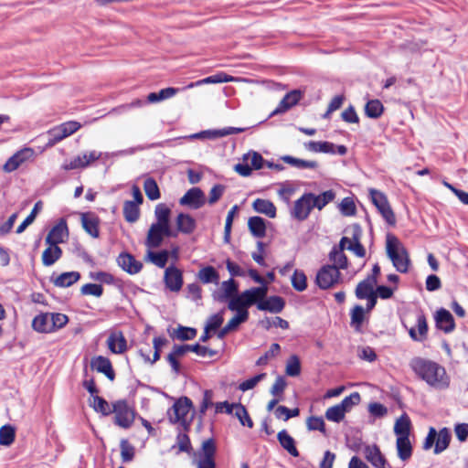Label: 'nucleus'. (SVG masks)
Returning a JSON list of instances; mask_svg holds the SVG:
<instances>
[{"instance_id":"nucleus-1","label":"nucleus","mask_w":468,"mask_h":468,"mask_svg":"<svg viewBox=\"0 0 468 468\" xmlns=\"http://www.w3.org/2000/svg\"><path fill=\"white\" fill-rule=\"evenodd\" d=\"M410 367L420 379L435 390H444L450 387L451 378L445 367L435 361L414 357L410 362Z\"/></svg>"},{"instance_id":"nucleus-2","label":"nucleus","mask_w":468,"mask_h":468,"mask_svg":"<svg viewBox=\"0 0 468 468\" xmlns=\"http://www.w3.org/2000/svg\"><path fill=\"white\" fill-rule=\"evenodd\" d=\"M386 252L398 271L408 272L410 265L409 253L402 242L392 234L386 237Z\"/></svg>"},{"instance_id":"nucleus-3","label":"nucleus","mask_w":468,"mask_h":468,"mask_svg":"<svg viewBox=\"0 0 468 468\" xmlns=\"http://www.w3.org/2000/svg\"><path fill=\"white\" fill-rule=\"evenodd\" d=\"M268 286L253 287L229 299L228 308L237 314L248 312L247 308L267 295Z\"/></svg>"},{"instance_id":"nucleus-4","label":"nucleus","mask_w":468,"mask_h":468,"mask_svg":"<svg viewBox=\"0 0 468 468\" xmlns=\"http://www.w3.org/2000/svg\"><path fill=\"white\" fill-rule=\"evenodd\" d=\"M112 413H114V423L122 429H129L134 422L135 411L125 400L113 402Z\"/></svg>"},{"instance_id":"nucleus-5","label":"nucleus","mask_w":468,"mask_h":468,"mask_svg":"<svg viewBox=\"0 0 468 468\" xmlns=\"http://www.w3.org/2000/svg\"><path fill=\"white\" fill-rule=\"evenodd\" d=\"M340 271H338L335 267L326 264L318 270L315 277V283L320 289L326 290L334 287L340 282Z\"/></svg>"},{"instance_id":"nucleus-6","label":"nucleus","mask_w":468,"mask_h":468,"mask_svg":"<svg viewBox=\"0 0 468 468\" xmlns=\"http://www.w3.org/2000/svg\"><path fill=\"white\" fill-rule=\"evenodd\" d=\"M165 237H176V232L173 231L171 228L152 224L144 244L147 249H156L162 245Z\"/></svg>"},{"instance_id":"nucleus-7","label":"nucleus","mask_w":468,"mask_h":468,"mask_svg":"<svg viewBox=\"0 0 468 468\" xmlns=\"http://www.w3.org/2000/svg\"><path fill=\"white\" fill-rule=\"evenodd\" d=\"M81 127L80 123L75 121L66 122L48 131L49 140L48 145L53 146L66 137L73 134Z\"/></svg>"},{"instance_id":"nucleus-8","label":"nucleus","mask_w":468,"mask_h":468,"mask_svg":"<svg viewBox=\"0 0 468 468\" xmlns=\"http://www.w3.org/2000/svg\"><path fill=\"white\" fill-rule=\"evenodd\" d=\"M370 197L379 213L385 220L393 225L396 222L395 215L388 204L387 197L380 191L371 188L369 190Z\"/></svg>"},{"instance_id":"nucleus-9","label":"nucleus","mask_w":468,"mask_h":468,"mask_svg":"<svg viewBox=\"0 0 468 468\" xmlns=\"http://www.w3.org/2000/svg\"><path fill=\"white\" fill-rule=\"evenodd\" d=\"M191 409L192 401L188 398L179 399L168 412L170 420L186 424Z\"/></svg>"},{"instance_id":"nucleus-10","label":"nucleus","mask_w":468,"mask_h":468,"mask_svg":"<svg viewBox=\"0 0 468 468\" xmlns=\"http://www.w3.org/2000/svg\"><path fill=\"white\" fill-rule=\"evenodd\" d=\"M311 193L303 194L294 202L293 207L291 210V216L299 221L305 220L313 209Z\"/></svg>"},{"instance_id":"nucleus-11","label":"nucleus","mask_w":468,"mask_h":468,"mask_svg":"<svg viewBox=\"0 0 468 468\" xmlns=\"http://www.w3.org/2000/svg\"><path fill=\"white\" fill-rule=\"evenodd\" d=\"M347 241H349V239L343 237L339 242V246L334 247L328 256L329 261L332 262L330 265L335 267L338 271H340V270H346L348 267V261L344 253Z\"/></svg>"},{"instance_id":"nucleus-12","label":"nucleus","mask_w":468,"mask_h":468,"mask_svg":"<svg viewBox=\"0 0 468 468\" xmlns=\"http://www.w3.org/2000/svg\"><path fill=\"white\" fill-rule=\"evenodd\" d=\"M249 80L243 78L233 77L228 75L225 72H218L215 75L208 76L205 79L197 80L196 82H191L186 87L182 88L183 90L192 89L195 87H198L204 84H217V83H224V82H248Z\"/></svg>"},{"instance_id":"nucleus-13","label":"nucleus","mask_w":468,"mask_h":468,"mask_svg":"<svg viewBox=\"0 0 468 468\" xmlns=\"http://www.w3.org/2000/svg\"><path fill=\"white\" fill-rule=\"evenodd\" d=\"M34 150L29 147H25L16 154H14L3 165V170L6 173H11L16 170L27 161L30 160L34 156Z\"/></svg>"},{"instance_id":"nucleus-14","label":"nucleus","mask_w":468,"mask_h":468,"mask_svg":"<svg viewBox=\"0 0 468 468\" xmlns=\"http://www.w3.org/2000/svg\"><path fill=\"white\" fill-rule=\"evenodd\" d=\"M101 153L97 151H90L89 153H83L75 156L69 162H65L63 168L65 170H73L78 168H85L90 165L92 162L100 159Z\"/></svg>"},{"instance_id":"nucleus-15","label":"nucleus","mask_w":468,"mask_h":468,"mask_svg":"<svg viewBox=\"0 0 468 468\" xmlns=\"http://www.w3.org/2000/svg\"><path fill=\"white\" fill-rule=\"evenodd\" d=\"M365 458L376 468H393L386 460L376 444L366 445L363 449Z\"/></svg>"},{"instance_id":"nucleus-16","label":"nucleus","mask_w":468,"mask_h":468,"mask_svg":"<svg viewBox=\"0 0 468 468\" xmlns=\"http://www.w3.org/2000/svg\"><path fill=\"white\" fill-rule=\"evenodd\" d=\"M106 345L111 353L115 355H122L128 349L126 338L122 331H111Z\"/></svg>"},{"instance_id":"nucleus-17","label":"nucleus","mask_w":468,"mask_h":468,"mask_svg":"<svg viewBox=\"0 0 468 468\" xmlns=\"http://www.w3.org/2000/svg\"><path fill=\"white\" fill-rule=\"evenodd\" d=\"M69 238V229L64 218H60L58 222L50 229L46 237L45 242L58 245L65 242Z\"/></svg>"},{"instance_id":"nucleus-18","label":"nucleus","mask_w":468,"mask_h":468,"mask_svg":"<svg viewBox=\"0 0 468 468\" xmlns=\"http://www.w3.org/2000/svg\"><path fill=\"white\" fill-rule=\"evenodd\" d=\"M206 202L203 191L198 187L190 188L179 200L180 205L193 209L201 207Z\"/></svg>"},{"instance_id":"nucleus-19","label":"nucleus","mask_w":468,"mask_h":468,"mask_svg":"<svg viewBox=\"0 0 468 468\" xmlns=\"http://www.w3.org/2000/svg\"><path fill=\"white\" fill-rule=\"evenodd\" d=\"M165 283L172 292H178L183 285V276L180 270L174 266L166 268L165 271Z\"/></svg>"},{"instance_id":"nucleus-20","label":"nucleus","mask_w":468,"mask_h":468,"mask_svg":"<svg viewBox=\"0 0 468 468\" xmlns=\"http://www.w3.org/2000/svg\"><path fill=\"white\" fill-rule=\"evenodd\" d=\"M118 265L129 274H136L141 271L143 263L130 254L121 253L117 258Z\"/></svg>"},{"instance_id":"nucleus-21","label":"nucleus","mask_w":468,"mask_h":468,"mask_svg":"<svg viewBox=\"0 0 468 468\" xmlns=\"http://www.w3.org/2000/svg\"><path fill=\"white\" fill-rule=\"evenodd\" d=\"M257 308L261 311H268L273 314L281 313L284 307V301L280 296H271L257 301Z\"/></svg>"},{"instance_id":"nucleus-22","label":"nucleus","mask_w":468,"mask_h":468,"mask_svg":"<svg viewBox=\"0 0 468 468\" xmlns=\"http://www.w3.org/2000/svg\"><path fill=\"white\" fill-rule=\"evenodd\" d=\"M436 326L445 333H451L455 327L454 319L452 314L443 308H441L435 314Z\"/></svg>"},{"instance_id":"nucleus-23","label":"nucleus","mask_w":468,"mask_h":468,"mask_svg":"<svg viewBox=\"0 0 468 468\" xmlns=\"http://www.w3.org/2000/svg\"><path fill=\"white\" fill-rule=\"evenodd\" d=\"M301 98L302 92L298 90H293L288 92L280 101L278 107L272 112L271 115H276L287 112L292 106L297 104Z\"/></svg>"},{"instance_id":"nucleus-24","label":"nucleus","mask_w":468,"mask_h":468,"mask_svg":"<svg viewBox=\"0 0 468 468\" xmlns=\"http://www.w3.org/2000/svg\"><path fill=\"white\" fill-rule=\"evenodd\" d=\"M90 366L98 372L104 374L110 380H113L115 373L109 358L98 356L91 359Z\"/></svg>"},{"instance_id":"nucleus-25","label":"nucleus","mask_w":468,"mask_h":468,"mask_svg":"<svg viewBox=\"0 0 468 468\" xmlns=\"http://www.w3.org/2000/svg\"><path fill=\"white\" fill-rule=\"evenodd\" d=\"M81 224L85 231L92 238H98L100 235L99 225L100 218L94 213L87 212L81 214Z\"/></svg>"},{"instance_id":"nucleus-26","label":"nucleus","mask_w":468,"mask_h":468,"mask_svg":"<svg viewBox=\"0 0 468 468\" xmlns=\"http://www.w3.org/2000/svg\"><path fill=\"white\" fill-rule=\"evenodd\" d=\"M169 256L170 252L166 250L154 251V249H147L144 261L153 263L158 268H165Z\"/></svg>"},{"instance_id":"nucleus-27","label":"nucleus","mask_w":468,"mask_h":468,"mask_svg":"<svg viewBox=\"0 0 468 468\" xmlns=\"http://www.w3.org/2000/svg\"><path fill=\"white\" fill-rule=\"evenodd\" d=\"M48 247L44 250L41 260L44 266H51L62 256V250L55 244L46 243Z\"/></svg>"},{"instance_id":"nucleus-28","label":"nucleus","mask_w":468,"mask_h":468,"mask_svg":"<svg viewBox=\"0 0 468 468\" xmlns=\"http://www.w3.org/2000/svg\"><path fill=\"white\" fill-rule=\"evenodd\" d=\"M168 343V340L165 336H156L153 339L154 346V354L153 357H150L149 355L144 354L143 350H140V354L145 363H149L154 365L156 361L160 359V353L164 346H165Z\"/></svg>"},{"instance_id":"nucleus-29","label":"nucleus","mask_w":468,"mask_h":468,"mask_svg":"<svg viewBox=\"0 0 468 468\" xmlns=\"http://www.w3.org/2000/svg\"><path fill=\"white\" fill-rule=\"evenodd\" d=\"M177 231L184 234H191L197 227L196 220L189 214L179 213L176 219Z\"/></svg>"},{"instance_id":"nucleus-30","label":"nucleus","mask_w":468,"mask_h":468,"mask_svg":"<svg viewBox=\"0 0 468 468\" xmlns=\"http://www.w3.org/2000/svg\"><path fill=\"white\" fill-rule=\"evenodd\" d=\"M377 282L378 280H375L374 277H367L357 284L355 292L356 296L361 300L371 296V294L375 293L374 287L377 285Z\"/></svg>"},{"instance_id":"nucleus-31","label":"nucleus","mask_w":468,"mask_h":468,"mask_svg":"<svg viewBox=\"0 0 468 468\" xmlns=\"http://www.w3.org/2000/svg\"><path fill=\"white\" fill-rule=\"evenodd\" d=\"M32 327L38 333H52L53 327L50 322V314L45 313L37 315L32 321Z\"/></svg>"},{"instance_id":"nucleus-32","label":"nucleus","mask_w":468,"mask_h":468,"mask_svg":"<svg viewBox=\"0 0 468 468\" xmlns=\"http://www.w3.org/2000/svg\"><path fill=\"white\" fill-rule=\"evenodd\" d=\"M252 207L256 212L264 214L270 218H274L276 217V207L268 199H255L252 203Z\"/></svg>"},{"instance_id":"nucleus-33","label":"nucleus","mask_w":468,"mask_h":468,"mask_svg":"<svg viewBox=\"0 0 468 468\" xmlns=\"http://www.w3.org/2000/svg\"><path fill=\"white\" fill-rule=\"evenodd\" d=\"M277 439L281 446L286 450L293 457L299 456V452L295 447L294 439L287 432L286 430H282L278 432Z\"/></svg>"},{"instance_id":"nucleus-34","label":"nucleus","mask_w":468,"mask_h":468,"mask_svg":"<svg viewBox=\"0 0 468 468\" xmlns=\"http://www.w3.org/2000/svg\"><path fill=\"white\" fill-rule=\"evenodd\" d=\"M428 324L426 318L423 314H419L417 318V330L410 328L409 334L414 341L421 342L427 336Z\"/></svg>"},{"instance_id":"nucleus-35","label":"nucleus","mask_w":468,"mask_h":468,"mask_svg":"<svg viewBox=\"0 0 468 468\" xmlns=\"http://www.w3.org/2000/svg\"><path fill=\"white\" fill-rule=\"evenodd\" d=\"M411 422L407 414L401 415L395 422L394 433L397 438L410 437Z\"/></svg>"},{"instance_id":"nucleus-36","label":"nucleus","mask_w":468,"mask_h":468,"mask_svg":"<svg viewBox=\"0 0 468 468\" xmlns=\"http://www.w3.org/2000/svg\"><path fill=\"white\" fill-rule=\"evenodd\" d=\"M452 434L448 428H442L437 432L436 442L434 445V453L439 454L445 451L451 441Z\"/></svg>"},{"instance_id":"nucleus-37","label":"nucleus","mask_w":468,"mask_h":468,"mask_svg":"<svg viewBox=\"0 0 468 468\" xmlns=\"http://www.w3.org/2000/svg\"><path fill=\"white\" fill-rule=\"evenodd\" d=\"M80 278L78 271H67L59 274L53 280V283L57 287L66 288L77 282Z\"/></svg>"},{"instance_id":"nucleus-38","label":"nucleus","mask_w":468,"mask_h":468,"mask_svg":"<svg viewBox=\"0 0 468 468\" xmlns=\"http://www.w3.org/2000/svg\"><path fill=\"white\" fill-rule=\"evenodd\" d=\"M248 228L256 238H263L266 234L265 220L261 217H250L248 220Z\"/></svg>"},{"instance_id":"nucleus-39","label":"nucleus","mask_w":468,"mask_h":468,"mask_svg":"<svg viewBox=\"0 0 468 468\" xmlns=\"http://www.w3.org/2000/svg\"><path fill=\"white\" fill-rule=\"evenodd\" d=\"M238 292V284L237 282L231 278L228 281H224L221 283V292L218 293L217 299L219 302H225L227 300L231 299L233 296H235Z\"/></svg>"},{"instance_id":"nucleus-40","label":"nucleus","mask_w":468,"mask_h":468,"mask_svg":"<svg viewBox=\"0 0 468 468\" xmlns=\"http://www.w3.org/2000/svg\"><path fill=\"white\" fill-rule=\"evenodd\" d=\"M170 215L171 209L164 203H160L155 207L154 216L156 218V222L154 224L164 226L166 228L170 227Z\"/></svg>"},{"instance_id":"nucleus-41","label":"nucleus","mask_w":468,"mask_h":468,"mask_svg":"<svg viewBox=\"0 0 468 468\" xmlns=\"http://www.w3.org/2000/svg\"><path fill=\"white\" fill-rule=\"evenodd\" d=\"M304 148L314 153L335 154V145L330 142L310 141L304 144Z\"/></svg>"},{"instance_id":"nucleus-42","label":"nucleus","mask_w":468,"mask_h":468,"mask_svg":"<svg viewBox=\"0 0 468 468\" xmlns=\"http://www.w3.org/2000/svg\"><path fill=\"white\" fill-rule=\"evenodd\" d=\"M198 280L207 284V283H214L218 284L219 282V274L217 270L212 266H207L201 268L197 272Z\"/></svg>"},{"instance_id":"nucleus-43","label":"nucleus","mask_w":468,"mask_h":468,"mask_svg":"<svg viewBox=\"0 0 468 468\" xmlns=\"http://www.w3.org/2000/svg\"><path fill=\"white\" fill-rule=\"evenodd\" d=\"M181 90L177 88H165L162 89L159 92H151L147 96V101L150 103H156L164 100L170 99L177 94Z\"/></svg>"},{"instance_id":"nucleus-44","label":"nucleus","mask_w":468,"mask_h":468,"mask_svg":"<svg viewBox=\"0 0 468 468\" xmlns=\"http://www.w3.org/2000/svg\"><path fill=\"white\" fill-rule=\"evenodd\" d=\"M246 130V128H237V127H226L223 129L207 131L201 133L194 134L193 137H201L203 134H207L209 138H218L224 137L230 134H236L242 133Z\"/></svg>"},{"instance_id":"nucleus-45","label":"nucleus","mask_w":468,"mask_h":468,"mask_svg":"<svg viewBox=\"0 0 468 468\" xmlns=\"http://www.w3.org/2000/svg\"><path fill=\"white\" fill-rule=\"evenodd\" d=\"M396 447L398 452V456L402 461H407L410 458L412 454V447L410 441V437L408 438H397Z\"/></svg>"},{"instance_id":"nucleus-46","label":"nucleus","mask_w":468,"mask_h":468,"mask_svg":"<svg viewBox=\"0 0 468 468\" xmlns=\"http://www.w3.org/2000/svg\"><path fill=\"white\" fill-rule=\"evenodd\" d=\"M140 205L133 201L127 200L123 203V216L127 222L134 223L140 217Z\"/></svg>"},{"instance_id":"nucleus-47","label":"nucleus","mask_w":468,"mask_h":468,"mask_svg":"<svg viewBox=\"0 0 468 468\" xmlns=\"http://www.w3.org/2000/svg\"><path fill=\"white\" fill-rule=\"evenodd\" d=\"M282 160L284 163L300 169H315L318 167V163L315 161L299 159L291 155H284L282 157Z\"/></svg>"},{"instance_id":"nucleus-48","label":"nucleus","mask_w":468,"mask_h":468,"mask_svg":"<svg viewBox=\"0 0 468 468\" xmlns=\"http://www.w3.org/2000/svg\"><path fill=\"white\" fill-rule=\"evenodd\" d=\"M90 405L96 412L103 416H108L112 411V405L111 406L103 398L99 396H92L90 400Z\"/></svg>"},{"instance_id":"nucleus-49","label":"nucleus","mask_w":468,"mask_h":468,"mask_svg":"<svg viewBox=\"0 0 468 468\" xmlns=\"http://www.w3.org/2000/svg\"><path fill=\"white\" fill-rule=\"evenodd\" d=\"M335 198V193L332 190H327L323 192L320 195L315 196L311 193V199L313 208L316 207L319 210L324 208L329 202H331Z\"/></svg>"},{"instance_id":"nucleus-50","label":"nucleus","mask_w":468,"mask_h":468,"mask_svg":"<svg viewBox=\"0 0 468 468\" xmlns=\"http://www.w3.org/2000/svg\"><path fill=\"white\" fill-rule=\"evenodd\" d=\"M384 107L379 100H370L365 106V113L369 118H378L383 112Z\"/></svg>"},{"instance_id":"nucleus-51","label":"nucleus","mask_w":468,"mask_h":468,"mask_svg":"<svg viewBox=\"0 0 468 468\" xmlns=\"http://www.w3.org/2000/svg\"><path fill=\"white\" fill-rule=\"evenodd\" d=\"M232 414L235 415L242 426H247L248 428L253 427V421L249 416V413L243 405L238 403V405L234 407V411Z\"/></svg>"},{"instance_id":"nucleus-52","label":"nucleus","mask_w":468,"mask_h":468,"mask_svg":"<svg viewBox=\"0 0 468 468\" xmlns=\"http://www.w3.org/2000/svg\"><path fill=\"white\" fill-rule=\"evenodd\" d=\"M42 209V202L37 201L30 214L24 219V221L17 227L16 232L17 234L23 233L26 229L34 222L37 213Z\"/></svg>"},{"instance_id":"nucleus-53","label":"nucleus","mask_w":468,"mask_h":468,"mask_svg":"<svg viewBox=\"0 0 468 468\" xmlns=\"http://www.w3.org/2000/svg\"><path fill=\"white\" fill-rule=\"evenodd\" d=\"M16 437V431L11 425H5L0 428V444L10 446Z\"/></svg>"},{"instance_id":"nucleus-54","label":"nucleus","mask_w":468,"mask_h":468,"mask_svg":"<svg viewBox=\"0 0 468 468\" xmlns=\"http://www.w3.org/2000/svg\"><path fill=\"white\" fill-rule=\"evenodd\" d=\"M291 281L292 287L298 292H303L307 288V278L303 271L295 270Z\"/></svg>"},{"instance_id":"nucleus-55","label":"nucleus","mask_w":468,"mask_h":468,"mask_svg":"<svg viewBox=\"0 0 468 468\" xmlns=\"http://www.w3.org/2000/svg\"><path fill=\"white\" fill-rule=\"evenodd\" d=\"M144 189L145 195L150 200H156L160 198L159 187L153 178H147L144 183Z\"/></svg>"},{"instance_id":"nucleus-56","label":"nucleus","mask_w":468,"mask_h":468,"mask_svg":"<svg viewBox=\"0 0 468 468\" xmlns=\"http://www.w3.org/2000/svg\"><path fill=\"white\" fill-rule=\"evenodd\" d=\"M285 372L290 377H297L301 373V363L297 356L292 355L286 363Z\"/></svg>"},{"instance_id":"nucleus-57","label":"nucleus","mask_w":468,"mask_h":468,"mask_svg":"<svg viewBox=\"0 0 468 468\" xmlns=\"http://www.w3.org/2000/svg\"><path fill=\"white\" fill-rule=\"evenodd\" d=\"M243 161L249 162L250 167L256 170L262 168L264 165L263 157L257 152H250L244 154Z\"/></svg>"},{"instance_id":"nucleus-58","label":"nucleus","mask_w":468,"mask_h":468,"mask_svg":"<svg viewBox=\"0 0 468 468\" xmlns=\"http://www.w3.org/2000/svg\"><path fill=\"white\" fill-rule=\"evenodd\" d=\"M346 249L353 251L358 257H364L366 250L359 241V234L355 233L353 240L349 239V241L346 244Z\"/></svg>"},{"instance_id":"nucleus-59","label":"nucleus","mask_w":468,"mask_h":468,"mask_svg":"<svg viewBox=\"0 0 468 468\" xmlns=\"http://www.w3.org/2000/svg\"><path fill=\"white\" fill-rule=\"evenodd\" d=\"M345 415V410H343L338 404L328 408L325 411V418L334 422H340L344 420Z\"/></svg>"},{"instance_id":"nucleus-60","label":"nucleus","mask_w":468,"mask_h":468,"mask_svg":"<svg viewBox=\"0 0 468 468\" xmlns=\"http://www.w3.org/2000/svg\"><path fill=\"white\" fill-rule=\"evenodd\" d=\"M216 444L214 440L208 439L202 442L199 457L215 459Z\"/></svg>"},{"instance_id":"nucleus-61","label":"nucleus","mask_w":468,"mask_h":468,"mask_svg":"<svg viewBox=\"0 0 468 468\" xmlns=\"http://www.w3.org/2000/svg\"><path fill=\"white\" fill-rule=\"evenodd\" d=\"M300 413L298 408L290 410L285 406H279L276 408L274 414L276 418L282 419L283 420H288L291 418L297 417Z\"/></svg>"},{"instance_id":"nucleus-62","label":"nucleus","mask_w":468,"mask_h":468,"mask_svg":"<svg viewBox=\"0 0 468 468\" xmlns=\"http://www.w3.org/2000/svg\"><path fill=\"white\" fill-rule=\"evenodd\" d=\"M306 425L310 431H319L323 434H326L325 423L322 417L312 416L307 419Z\"/></svg>"},{"instance_id":"nucleus-63","label":"nucleus","mask_w":468,"mask_h":468,"mask_svg":"<svg viewBox=\"0 0 468 468\" xmlns=\"http://www.w3.org/2000/svg\"><path fill=\"white\" fill-rule=\"evenodd\" d=\"M179 452H185L190 453L192 451V445L188 435L185 432H179L176 437V444Z\"/></svg>"},{"instance_id":"nucleus-64","label":"nucleus","mask_w":468,"mask_h":468,"mask_svg":"<svg viewBox=\"0 0 468 468\" xmlns=\"http://www.w3.org/2000/svg\"><path fill=\"white\" fill-rule=\"evenodd\" d=\"M121 457L122 462H131L134 456V447L127 440L121 441Z\"/></svg>"}]
</instances>
